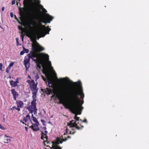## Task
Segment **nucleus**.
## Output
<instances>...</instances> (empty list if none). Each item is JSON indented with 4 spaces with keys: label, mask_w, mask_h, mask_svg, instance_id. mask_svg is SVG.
Here are the masks:
<instances>
[{
    "label": "nucleus",
    "mask_w": 149,
    "mask_h": 149,
    "mask_svg": "<svg viewBox=\"0 0 149 149\" xmlns=\"http://www.w3.org/2000/svg\"><path fill=\"white\" fill-rule=\"evenodd\" d=\"M53 19V17L48 14H46L43 18L40 20V22H42L44 23H49L50 21ZM39 28L38 31V33L40 35H41L44 33L42 37L44 36L47 34H49V31L51 30V29L49 28L48 26L46 27L45 25H42L40 22L39 23L38 26Z\"/></svg>",
    "instance_id": "nucleus-1"
},
{
    "label": "nucleus",
    "mask_w": 149,
    "mask_h": 149,
    "mask_svg": "<svg viewBox=\"0 0 149 149\" xmlns=\"http://www.w3.org/2000/svg\"><path fill=\"white\" fill-rule=\"evenodd\" d=\"M59 99L60 100L59 104H62L65 108L70 109L73 113L77 114V115L81 114V111L84 108L83 107L80 105L75 106L71 105L68 103L64 102L63 100H61L60 98Z\"/></svg>",
    "instance_id": "nucleus-2"
},
{
    "label": "nucleus",
    "mask_w": 149,
    "mask_h": 149,
    "mask_svg": "<svg viewBox=\"0 0 149 149\" xmlns=\"http://www.w3.org/2000/svg\"><path fill=\"white\" fill-rule=\"evenodd\" d=\"M73 83L74 84L75 86L77 87L79 90H77V89H74L70 94L69 99H72L73 97L74 93H75L79 94V95H81V98L82 99H83L84 97V94L82 92L81 82L80 81H78L77 82H73Z\"/></svg>",
    "instance_id": "nucleus-3"
},
{
    "label": "nucleus",
    "mask_w": 149,
    "mask_h": 149,
    "mask_svg": "<svg viewBox=\"0 0 149 149\" xmlns=\"http://www.w3.org/2000/svg\"><path fill=\"white\" fill-rule=\"evenodd\" d=\"M27 55L30 59L31 58L33 61L36 62L38 59L45 58L47 57L48 55L43 53L38 54L35 52H32L28 54Z\"/></svg>",
    "instance_id": "nucleus-4"
},
{
    "label": "nucleus",
    "mask_w": 149,
    "mask_h": 149,
    "mask_svg": "<svg viewBox=\"0 0 149 149\" xmlns=\"http://www.w3.org/2000/svg\"><path fill=\"white\" fill-rule=\"evenodd\" d=\"M79 95V94L77 93H74L73 97L69 99V104L75 106L80 105L83 107L82 105L84 103V102L83 100L81 101L79 99L78 96Z\"/></svg>",
    "instance_id": "nucleus-5"
},
{
    "label": "nucleus",
    "mask_w": 149,
    "mask_h": 149,
    "mask_svg": "<svg viewBox=\"0 0 149 149\" xmlns=\"http://www.w3.org/2000/svg\"><path fill=\"white\" fill-rule=\"evenodd\" d=\"M36 99H33L31 103V105L27 107L26 108L29 111V112L32 114L33 112H34V114L37 113V109L36 107Z\"/></svg>",
    "instance_id": "nucleus-6"
},
{
    "label": "nucleus",
    "mask_w": 149,
    "mask_h": 149,
    "mask_svg": "<svg viewBox=\"0 0 149 149\" xmlns=\"http://www.w3.org/2000/svg\"><path fill=\"white\" fill-rule=\"evenodd\" d=\"M37 84H30L29 87L33 93L32 97L33 99H36L37 93L38 89L37 88Z\"/></svg>",
    "instance_id": "nucleus-7"
},
{
    "label": "nucleus",
    "mask_w": 149,
    "mask_h": 149,
    "mask_svg": "<svg viewBox=\"0 0 149 149\" xmlns=\"http://www.w3.org/2000/svg\"><path fill=\"white\" fill-rule=\"evenodd\" d=\"M73 120H72L70 121L69 123H68L69 126H70L71 127H75L77 129L79 130L82 129L84 127V126L79 124V123H76V121L73 122Z\"/></svg>",
    "instance_id": "nucleus-8"
},
{
    "label": "nucleus",
    "mask_w": 149,
    "mask_h": 149,
    "mask_svg": "<svg viewBox=\"0 0 149 149\" xmlns=\"http://www.w3.org/2000/svg\"><path fill=\"white\" fill-rule=\"evenodd\" d=\"M49 60V56H47V57L45 58H42L38 59V61L36 62V66L37 68L39 69L41 68V66L40 64L42 65L45 62L48 61Z\"/></svg>",
    "instance_id": "nucleus-9"
},
{
    "label": "nucleus",
    "mask_w": 149,
    "mask_h": 149,
    "mask_svg": "<svg viewBox=\"0 0 149 149\" xmlns=\"http://www.w3.org/2000/svg\"><path fill=\"white\" fill-rule=\"evenodd\" d=\"M41 127L42 128V129L45 130V131L44 132H43V131L41 130H40V132H41V138L43 140H44V139L45 138L46 139V140L45 141H44V142H45V141L47 142V140L48 139V136L47 135V134L48 133V132L46 130L47 128L45 126L43 127Z\"/></svg>",
    "instance_id": "nucleus-10"
},
{
    "label": "nucleus",
    "mask_w": 149,
    "mask_h": 149,
    "mask_svg": "<svg viewBox=\"0 0 149 149\" xmlns=\"http://www.w3.org/2000/svg\"><path fill=\"white\" fill-rule=\"evenodd\" d=\"M32 49L33 51H36L38 50L42 51L44 49L43 47L39 46V44L36 41V39H35V42L32 45Z\"/></svg>",
    "instance_id": "nucleus-11"
},
{
    "label": "nucleus",
    "mask_w": 149,
    "mask_h": 149,
    "mask_svg": "<svg viewBox=\"0 0 149 149\" xmlns=\"http://www.w3.org/2000/svg\"><path fill=\"white\" fill-rule=\"evenodd\" d=\"M67 140L66 138L63 139V136H62L61 138H57L56 141L53 143V144L54 145H58L59 143H62L63 141H65Z\"/></svg>",
    "instance_id": "nucleus-12"
},
{
    "label": "nucleus",
    "mask_w": 149,
    "mask_h": 149,
    "mask_svg": "<svg viewBox=\"0 0 149 149\" xmlns=\"http://www.w3.org/2000/svg\"><path fill=\"white\" fill-rule=\"evenodd\" d=\"M30 59L28 57L26 59H25V58H24V64L26 68V70H28L30 67Z\"/></svg>",
    "instance_id": "nucleus-13"
},
{
    "label": "nucleus",
    "mask_w": 149,
    "mask_h": 149,
    "mask_svg": "<svg viewBox=\"0 0 149 149\" xmlns=\"http://www.w3.org/2000/svg\"><path fill=\"white\" fill-rule=\"evenodd\" d=\"M39 125V123L38 124L37 123H34L32 125L30 126V127L31 128V129L34 131H37L40 130L38 127V125Z\"/></svg>",
    "instance_id": "nucleus-14"
},
{
    "label": "nucleus",
    "mask_w": 149,
    "mask_h": 149,
    "mask_svg": "<svg viewBox=\"0 0 149 149\" xmlns=\"http://www.w3.org/2000/svg\"><path fill=\"white\" fill-rule=\"evenodd\" d=\"M11 93L13 95V97L15 100H16L17 97L18 95V93L16 92L15 90L14 89H13L11 90Z\"/></svg>",
    "instance_id": "nucleus-15"
},
{
    "label": "nucleus",
    "mask_w": 149,
    "mask_h": 149,
    "mask_svg": "<svg viewBox=\"0 0 149 149\" xmlns=\"http://www.w3.org/2000/svg\"><path fill=\"white\" fill-rule=\"evenodd\" d=\"M54 95H53L51 97V98H52V99H54V98L55 97V95H56V97L58 98V100L60 101V100H59V98H60L61 100H63L64 102H65L64 100L61 98V97H60L59 95H58V93L57 92H54ZM60 101L58 102L59 103V102Z\"/></svg>",
    "instance_id": "nucleus-16"
},
{
    "label": "nucleus",
    "mask_w": 149,
    "mask_h": 149,
    "mask_svg": "<svg viewBox=\"0 0 149 149\" xmlns=\"http://www.w3.org/2000/svg\"><path fill=\"white\" fill-rule=\"evenodd\" d=\"M14 63V62H12L10 63L6 70V72L7 73H9L11 67L13 65Z\"/></svg>",
    "instance_id": "nucleus-17"
},
{
    "label": "nucleus",
    "mask_w": 149,
    "mask_h": 149,
    "mask_svg": "<svg viewBox=\"0 0 149 149\" xmlns=\"http://www.w3.org/2000/svg\"><path fill=\"white\" fill-rule=\"evenodd\" d=\"M30 3V0H24L23 4L25 7L27 8L29 7Z\"/></svg>",
    "instance_id": "nucleus-18"
},
{
    "label": "nucleus",
    "mask_w": 149,
    "mask_h": 149,
    "mask_svg": "<svg viewBox=\"0 0 149 149\" xmlns=\"http://www.w3.org/2000/svg\"><path fill=\"white\" fill-rule=\"evenodd\" d=\"M16 104L17 105V107L22 108L23 106L24 103L21 100H17L16 101Z\"/></svg>",
    "instance_id": "nucleus-19"
},
{
    "label": "nucleus",
    "mask_w": 149,
    "mask_h": 149,
    "mask_svg": "<svg viewBox=\"0 0 149 149\" xmlns=\"http://www.w3.org/2000/svg\"><path fill=\"white\" fill-rule=\"evenodd\" d=\"M29 120L31 121V120L30 119V117L29 114L27 115L26 117H24L23 118V121L25 123L26 122Z\"/></svg>",
    "instance_id": "nucleus-20"
},
{
    "label": "nucleus",
    "mask_w": 149,
    "mask_h": 149,
    "mask_svg": "<svg viewBox=\"0 0 149 149\" xmlns=\"http://www.w3.org/2000/svg\"><path fill=\"white\" fill-rule=\"evenodd\" d=\"M45 92L46 93L48 94L49 95L52 92V90L51 88H47L45 90Z\"/></svg>",
    "instance_id": "nucleus-21"
},
{
    "label": "nucleus",
    "mask_w": 149,
    "mask_h": 149,
    "mask_svg": "<svg viewBox=\"0 0 149 149\" xmlns=\"http://www.w3.org/2000/svg\"><path fill=\"white\" fill-rule=\"evenodd\" d=\"M10 84L12 87H16L17 86V84L13 80L10 81Z\"/></svg>",
    "instance_id": "nucleus-22"
},
{
    "label": "nucleus",
    "mask_w": 149,
    "mask_h": 149,
    "mask_svg": "<svg viewBox=\"0 0 149 149\" xmlns=\"http://www.w3.org/2000/svg\"><path fill=\"white\" fill-rule=\"evenodd\" d=\"M32 17H33V18L34 19H36V14L35 12L33 11H32V14H31Z\"/></svg>",
    "instance_id": "nucleus-23"
},
{
    "label": "nucleus",
    "mask_w": 149,
    "mask_h": 149,
    "mask_svg": "<svg viewBox=\"0 0 149 149\" xmlns=\"http://www.w3.org/2000/svg\"><path fill=\"white\" fill-rule=\"evenodd\" d=\"M74 119H75V121H76V123H77V121L80 120L79 117L77 116V114H75Z\"/></svg>",
    "instance_id": "nucleus-24"
},
{
    "label": "nucleus",
    "mask_w": 149,
    "mask_h": 149,
    "mask_svg": "<svg viewBox=\"0 0 149 149\" xmlns=\"http://www.w3.org/2000/svg\"><path fill=\"white\" fill-rule=\"evenodd\" d=\"M32 120L35 123H37L38 124L39 122L37 120L36 118L35 117H33V118L32 119Z\"/></svg>",
    "instance_id": "nucleus-25"
},
{
    "label": "nucleus",
    "mask_w": 149,
    "mask_h": 149,
    "mask_svg": "<svg viewBox=\"0 0 149 149\" xmlns=\"http://www.w3.org/2000/svg\"><path fill=\"white\" fill-rule=\"evenodd\" d=\"M23 50L24 51V53H28L29 52V50L28 49H26L25 48V47H23Z\"/></svg>",
    "instance_id": "nucleus-26"
},
{
    "label": "nucleus",
    "mask_w": 149,
    "mask_h": 149,
    "mask_svg": "<svg viewBox=\"0 0 149 149\" xmlns=\"http://www.w3.org/2000/svg\"><path fill=\"white\" fill-rule=\"evenodd\" d=\"M15 109L18 110V111H19L20 110V109L19 107H12V108L11 109Z\"/></svg>",
    "instance_id": "nucleus-27"
},
{
    "label": "nucleus",
    "mask_w": 149,
    "mask_h": 149,
    "mask_svg": "<svg viewBox=\"0 0 149 149\" xmlns=\"http://www.w3.org/2000/svg\"><path fill=\"white\" fill-rule=\"evenodd\" d=\"M20 15L21 17H22L24 15V12L20 10Z\"/></svg>",
    "instance_id": "nucleus-28"
},
{
    "label": "nucleus",
    "mask_w": 149,
    "mask_h": 149,
    "mask_svg": "<svg viewBox=\"0 0 149 149\" xmlns=\"http://www.w3.org/2000/svg\"><path fill=\"white\" fill-rule=\"evenodd\" d=\"M56 146L54 147V149H61V148L60 147L57 146V145H56Z\"/></svg>",
    "instance_id": "nucleus-29"
},
{
    "label": "nucleus",
    "mask_w": 149,
    "mask_h": 149,
    "mask_svg": "<svg viewBox=\"0 0 149 149\" xmlns=\"http://www.w3.org/2000/svg\"><path fill=\"white\" fill-rule=\"evenodd\" d=\"M15 39H16V42H17V46H18L19 45H20L19 44V39H18V38H16Z\"/></svg>",
    "instance_id": "nucleus-30"
},
{
    "label": "nucleus",
    "mask_w": 149,
    "mask_h": 149,
    "mask_svg": "<svg viewBox=\"0 0 149 149\" xmlns=\"http://www.w3.org/2000/svg\"><path fill=\"white\" fill-rule=\"evenodd\" d=\"M39 78V76L38 74H37L35 76V81H36Z\"/></svg>",
    "instance_id": "nucleus-31"
},
{
    "label": "nucleus",
    "mask_w": 149,
    "mask_h": 149,
    "mask_svg": "<svg viewBox=\"0 0 149 149\" xmlns=\"http://www.w3.org/2000/svg\"><path fill=\"white\" fill-rule=\"evenodd\" d=\"M41 121L43 125H44V126H46L45 124V120L42 119H41Z\"/></svg>",
    "instance_id": "nucleus-32"
},
{
    "label": "nucleus",
    "mask_w": 149,
    "mask_h": 149,
    "mask_svg": "<svg viewBox=\"0 0 149 149\" xmlns=\"http://www.w3.org/2000/svg\"><path fill=\"white\" fill-rule=\"evenodd\" d=\"M66 90H65V88H64V89H63V91H62V92H61V93L62 94H66Z\"/></svg>",
    "instance_id": "nucleus-33"
},
{
    "label": "nucleus",
    "mask_w": 149,
    "mask_h": 149,
    "mask_svg": "<svg viewBox=\"0 0 149 149\" xmlns=\"http://www.w3.org/2000/svg\"><path fill=\"white\" fill-rule=\"evenodd\" d=\"M18 27L19 29L21 31H23L24 29L22 27L20 26H19Z\"/></svg>",
    "instance_id": "nucleus-34"
},
{
    "label": "nucleus",
    "mask_w": 149,
    "mask_h": 149,
    "mask_svg": "<svg viewBox=\"0 0 149 149\" xmlns=\"http://www.w3.org/2000/svg\"><path fill=\"white\" fill-rule=\"evenodd\" d=\"M80 120L81 121V122H84V123H87V120L86 119H85L83 121L81 119H80Z\"/></svg>",
    "instance_id": "nucleus-35"
},
{
    "label": "nucleus",
    "mask_w": 149,
    "mask_h": 149,
    "mask_svg": "<svg viewBox=\"0 0 149 149\" xmlns=\"http://www.w3.org/2000/svg\"><path fill=\"white\" fill-rule=\"evenodd\" d=\"M47 82L49 86L50 84H52V81L50 79H49L48 81Z\"/></svg>",
    "instance_id": "nucleus-36"
},
{
    "label": "nucleus",
    "mask_w": 149,
    "mask_h": 149,
    "mask_svg": "<svg viewBox=\"0 0 149 149\" xmlns=\"http://www.w3.org/2000/svg\"><path fill=\"white\" fill-rule=\"evenodd\" d=\"M3 66V64L2 63H0V70L2 71V67Z\"/></svg>",
    "instance_id": "nucleus-37"
},
{
    "label": "nucleus",
    "mask_w": 149,
    "mask_h": 149,
    "mask_svg": "<svg viewBox=\"0 0 149 149\" xmlns=\"http://www.w3.org/2000/svg\"><path fill=\"white\" fill-rule=\"evenodd\" d=\"M24 51L23 50V51H21L20 52V55H23L24 54Z\"/></svg>",
    "instance_id": "nucleus-38"
},
{
    "label": "nucleus",
    "mask_w": 149,
    "mask_h": 149,
    "mask_svg": "<svg viewBox=\"0 0 149 149\" xmlns=\"http://www.w3.org/2000/svg\"><path fill=\"white\" fill-rule=\"evenodd\" d=\"M15 82L17 84V83H18L19 82L18 80V78H17L16 79V81H15Z\"/></svg>",
    "instance_id": "nucleus-39"
},
{
    "label": "nucleus",
    "mask_w": 149,
    "mask_h": 149,
    "mask_svg": "<svg viewBox=\"0 0 149 149\" xmlns=\"http://www.w3.org/2000/svg\"><path fill=\"white\" fill-rule=\"evenodd\" d=\"M8 141H11V140L10 139H7L6 140V141L4 142V143H8Z\"/></svg>",
    "instance_id": "nucleus-40"
},
{
    "label": "nucleus",
    "mask_w": 149,
    "mask_h": 149,
    "mask_svg": "<svg viewBox=\"0 0 149 149\" xmlns=\"http://www.w3.org/2000/svg\"><path fill=\"white\" fill-rule=\"evenodd\" d=\"M24 35L23 34V33H22V34L21 35V36L22 38V40L23 41V38H24Z\"/></svg>",
    "instance_id": "nucleus-41"
},
{
    "label": "nucleus",
    "mask_w": 149,
    "mask_h": 149,
    "mask_svg": "<svg viewBox=\"0 0 149 149\" xmlns=\"http://www.w3.org/2000/svg\"><path fill=\"white\" fill-rule=\"evenodd\" d=\"M31 84H36V83L33 80H32L31 81Z\"/></svg>",
    "instance_id": "nucleus-42"
},
{
    "label": "nucleus",
    "mask_w": 149,
    "mask_h": 149,
    "mask_svg": "<svg viewBox=\"0 0 149 149\" xmlns=\"http://www.w3.org/2000/svg\"><path fill=\"white\" fill-rule=\"evenodd\" d=\"M10 16L11 17H13V14L12 12H11L10 13Z\"/></svg>",
    "instance_id": "nucleus-43"
},
{
    "label": "nucleus",
    "mask_w": 149,
    "mask_h": 149,
    "mask_svg": "<svg viewBox=\"0 0 149 149\" xmlns=\"http://www.w3.org/2000/svg\"><path fill=\"white\" fill-rule=\"evenodd\" d=\"M26 82H27L28 83L29 85H30V84H31V81L30 80H27Z\"/></svg>",
    "instance_id": "nucleus-44"
},
{
    "label": "nucleus",
    "mask_w": 149,
    "mask_h": 149,
    "mask_svg": "<svg viewBox=\"0 0 149 149\" xmlns=\"http://www.w3.org/2000/svg\"><path fill=\"white\" fill-rule=\"evenodd\" d=\"M0 128L3 130L4 129V127H3L0 124Z\"/></svg>",
    "instance_id": "nucleus-45"
},
{
    "label": "nucleus",
    "mask_w": 149,
    "mask_h": 149,
    "mask_svg": "<svg viewBox=\"0 0 149 149\" xmlns=\"http://www.w3.org/2000/svg\"><path fill=\"white\" fill-rule=\"evenodd\" d=\"M11 3L12 5L14 4L15 3V1H12Z\"/></svg>",
    "instance_id": "nucleus-46"
},
{
    "label": "nucleus",
    "mask_w": 149,
    "mask_h": 149,
    "mask_svg": "<svg viewBox=\"0 0 149 149\" xmlns=\"http://www.w3.org/2000/svg\"><path fill=\"white\" fill-rule=\"evenodd\" d=\"M75 132H72L71 131H70L69 134H73L75 133Z\"/></svg>",
    "instance_id": "nucleus-47"
},
{
    "label": "nucleus",
    "mask_w": 149,
    "mask_h": 149,
    "mask_svg": "<svg viewBox=\"0 0 149 149\" xmlns=\"http://www.w3.org/2000/svg\"><path fill=\"white\" fill-rule=\"evenodd\" d=\"M68 130V129L67 128H66V132L65 133L64 135H65V134H66L65 133H66V134H67V131Z\"/></svg>",
    "instance_id": "nucleus-48"
},
{
    "label": "nucleus",
    "mask_w": 149,
    "mask_h": 149,
    "mask_svg": "<svg viewBox=\"0 0 149 149\" xmlns=\"http://www.w3.org/2000/svg\"><path fill=\"white\" fill-rule=\"evenodd\" d=\"M20 122L22 123L23 124H24L25 125H26V124L24 123L23 121L22 120H20Z\"/></svg>",
    "instance_id": "nucleus-49"
},
{
    "label": "nucleus",
    "mask_w": 149,
    "mask_h": 149,
    "mask_svg": "<svg viewBox=\"0 0 149 149\" xmlns=\"http://www.w3.org/2000/svg\"><path fill=\"white\" fill-rule=\"evenodd\" d=\"M1 10L2 11H3L4 10V7L2 8Z\"/></svg>",
    "instance_id": "nucleus-50"
},
{
    "label": "nucleus",
    "mask_w": 149,
    "mask_h": 149,
    "mask_svg": "<svg viewBox=\"0 0 149 149\" xmlns=\"http://www.w3.org/2000/svg\"><path fill=\"white\" fill-rule=\"evenodd\" d=\"M27 36H28V37L30 38H31V37H32V35L31 34H30L29 35V36H28V35H27Z\"/></svg>",
    "instance_id": "nucleus-51"
},
{
    "label": "nucleus",
    "mask_w": 149,
    "mask_h": 149,
    "mask_svg": "<svg viewBox=\"0 0 149 149\" xmlns=\"http://www.w3.org/2000/svg\"><path fill=\"white\" fill-rule=\"evenodd\" d=\"M25 129L26 130V131H27L28 128L27 127H25Z\"/></svg>",
    "instance_id": "nucleus-52"
},
{
    "label": "nucleus",
    "mask_w": 149,
    "mask_h": 149,
    "mask_svg": "<svg viewBox=\"0 0 149 149\" xmlns=\"http://www.w3.org/2000/svg\"><path fill=\"white\" fill-rule=\"evenodd\" d=\"M49 65L50 66H51V64L50 61L49 62Z\"/></svg>",
    "instance_id": "nucleus-53"
},
{
    "label": "nucleus",
    "mask_w": 149,
    "mask_h": 149,
    "mask_svg": "<svg viewBox=\"0 0 149 149\" xmlns=\"http://www.w3.org/2000/svg\"><path fill=\"white\" fill-rule=\"evenodd\" d=\"M41 77H42V79H43V80H44L45 81V79L44 78V77H43V76L42 75L41 76Z\"/></svg>",
    "instance_id": "nucleus-54"
},
{
    "label": "nucleus",
    "mask_w": 149,
    "mask_h": 149,
    "mask_svg": "<svg viewBox=\"0 0 149 149\" xmlns=\"http://www.w3.org/2000/svg\"><path fill=\"white\" fill-rule=\"evenodd\" d=\"M71 138V137L69 136H67V138H66L67 139H70Z\"/></svg>",
    "instance_id": "nucleus-55"
},
{
    "label": "nucleus",
    "mask_w": 149,
    "mask_h": 149,
    "mask_svg": "<svg viewBox=\"0 0 149 149\" xmlns=\"http://www.w3.org/2000/svg\"><path fill=\"white\" fill-rule=\"evenodd\" d=\"M60 80L61 81H64L65 80V79L64 78H62L61 79H60Z\"/></svg>",
    "instance_id": "nucleus-56"
},
{
    "label": "nucleus",
    "mask_w": 149,
    "mask_h": 149,
    "mask_svg": "<svg viewBox=\"0 0 149 149\" xmlns=\"http://www.w3.org/2000/svg\"><path fill=\"white\" fill-rule=\"evenodd\" d=\"M28 77L29 79H31V76H29V75H28Z\"/></svg>",
    "instance_id": "nucleus-57"
},
{
    "label": "nucleus",
    "mask_w": 149,
    "mask_h": 149,
    "mask_svg": "<svg viewBox=\"0 0 149 149\" xmlns=\"http://www.w3.org/2000/svg\"><path fill=\"white\" fill-rule=\"evenodd\" d=\"M33 117H34L33 116V114H32L31 118H33Z\"/></svg>",
    "instance_id": "nucleus-58"
},
{
    "label": "nucleus",
    "mask_w": 149,
    "mask_h": 149,
    "mask_svg": "<svg viewBox=\"0 0 149 149\" xmlns=\"http://www.w3.org/2000/svg\"><path fill=\"white\" fill-rule=\"evenodd\" d=\"M5 136H6V137H9V136H7L6 135V134H5Z\"/></svg>",
    "instance_id": "nucleus-59"
},
{
    "label": "nucleus",
    "mask_w": 149,
    "mask_h": 149,
    "mask_svg": "<svg viewBox=\"0 0 149 149\" xmlns=\"http://www.w3.org/2000/svg\"><path fill=\"white\" fill-rule=\"evenodd\" d=\"M19 3V2H17V5L18 6V4Z\"/></svg>",
    "instance_id": "nucleus-60"
},
{
    "label": "nucleus",
    "mask_w": 149,
    "mask_h": 149,
    "mask_svg": "<svg viewBox=\"0 0 149 149\" xmlns=\"http://www.w3.org/2000/svg\"><path fill=\"white\" fill-rule=\"evenodd\" d=\"M43 10H45V11H46V10H45V8H43Z\"/></svg>",
    "instance_id": "nucleus-61"
},
{
    "label": "nucleus",
    "mask_w": 149,
    "mask_h": 149,
    "mask_svg": "<svg viewBox=\"0 0 149 149\" xmlns=\"http://www.w3.org/2000/svg\"><path fill=\"white\" fill-rule=\"evenodd\" d=\"M41 90H42V91H43V90H43V89H41Z\"/></svg>",
    "instance_id": "nucleus-62"
},
{
    "label": "nucleus",
    "mask_w": 149,
    "mask_h": 149,
    "mask_svg": "<svg viewBox=\"0 0 149 149\" xmlns=\"http://www.w3.org/2000/svg\"><path fill=\"white\" fill-rule=\"evenodd\" d=\"M31 41H33V39H31Z\"/></svg>",
    "instance_id": "nucleus-63"
},
{
    "label": "nucleus",
    "mask_w": 149,
    "mask_h": 149,
    "mask_svg": "<svg viewBox=\"0 0 149 149\" xmlns=\"http://www.w3.org/2000/svg\"><path fill=\"white\" fill-rule=\"evenodd\" d=\"M21 0H18V2H19Z\"/></svg>",
    "instance_id": "nucleus-64"
}]
</instances>
